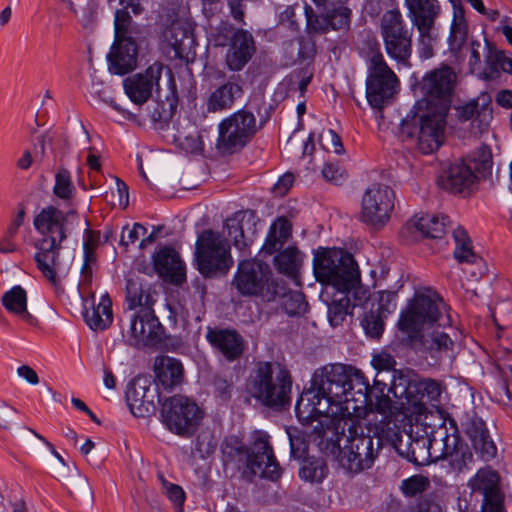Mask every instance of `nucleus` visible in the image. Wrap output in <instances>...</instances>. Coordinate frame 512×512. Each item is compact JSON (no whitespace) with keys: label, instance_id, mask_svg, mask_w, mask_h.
Here are the masks:
<instances>
[{"label":"nucleus","instance_id":"1","mask_svg":"<svg viewBox=\"0 0 512 512\" xmlns=\"http://www.w3.org/2000/svg\"><path fill=\"white\" fill-rule=\"evenodd\" d=\"M422 97L399 124V138L421 153L437 151L446 140L448 124V63L425 73L418 83Z\"/></svg>","mask_w":512,"mask_h":512},{"label":"nucleus","instance_id":"2","mask_svg":"<svg viewBox=\"0 0 512 512\" xmlns=\"http://www.w3.org/2000/svg\"><path fill=\"white\" fill-rule=\"evenodd\" d=\"M442 303L440 295L432 290L416 293L406 310L401 312L398 329L407 335L411 343L418 341L429 351L446 348L448 334L445 326L436 324L441 317L439 307Z\"/></svg>","mask_w":512,"mask_h":512},{"label":"nucleus","instance_id":"3","mask_svg":"<svg viewBox=\"0 0 512 512\" xmlns=\"http://www.w3.org/2000/svg\"><path fill=\"white\" fill-rule=\"evenodd\" d=\"M220 449L224 471H231V476L241 473L242 477L252 479L259 475L272 481L281 476L272 446L263 437L257 438L249 448L242 438L229 435L222 441Z\"/></svg>","mask_w":512,"mask_h":512},{"label":"nucleus","instance_id":"4","mask_svg":"<svg viewBox=\"0 0 512 512\" xmlns=\"http://www.w3.org/2000/svg\"><path fill=\"white\" fill-rule=\"evenodd\" d=\"M247 389L263 406L281 410L291 403L292 378L279 363L258 361L250 373Z\"/></svg>","mask_w":512,"mask_h":512},{"label":"nucleus","instance_id":"5","mask_svg":"<svg viewBox=\"0 0 512 512\" xmlns=\"http://www.w3.org/2000/svg\"><path fill=\"white\" fill-rule=\"evenodd\" d=\"M126 299L130 310L140 307L130 315V343L136 348L155 347L165 338V329L148 306L149 294L136 280L128 279Z\"/></svg>","mask_w":512,"mask_h":512},{"label":"nucleus","instance_id":"6","mask_svg":"<svg viewBox=\"0 0 512 512\" xmlns=\"http://www.w3.org/2000/svg\"><path fill=\"white\" fill-rule=\"evenodd\" d=\"M313 271L318 282L332 285L337 291L349 290L360 282V271L353 255L340 248H317Z\"/></svg>","mask_w":512,"mask_h":512},{"label":"nucleus","instance_id":"7","mask_svg":"<svg viewBox=\"0 0 512 512\" xmlns=\"http://www.w3.org/2000/svg\"><path fill=\"white\" fill-rule=\"evenodd\" d=\"M232 286L242 296L260 297L265 302H272L285 293V282L273 277L268 264L255 259L239 262Z\"/></svg>","mask_w":512,"mask_h":512},{"label":"nucleus","instance_id":"8","mask_svg":"<svg viewBox=\"0 0 512 512\" xmlns=\"http://www.w3.org/2000/svg\"><path fill=\"white\" fill-rule=\"evenodd\" d=\"M469 487V499L466 492L458 497V512H504L505 495L495 470L489 467L479 469L470 479Z\"/></svg>","mask_w":512,"mask_h":512},{"label":"nucleus","instance_id":"9","mask_svg":"<svg viewBox=\"0 0 512 512\" xmlns=\"http://www.w3.org/2000/svg\"><path fill=\"white\" fill-rule=\"evenodd\" d=\"M194 264L204 278L225 276L234 264L228 240L212 229L203 230L195 243Z\"/></svg>","mask_w":512,"mask_h":512},{"label":"nucleus","instance_id":"10","mask_svg":"<svg viewBox=\"0 0 512 512\" xmlns=\"http://www.w3.org/2000/svg\"><path fill=\"white\" fill-rule=\"evenodd\" d=\"M348 435L338 438L335 447L339 449V463L346 470L354 473L369 469L374 464L378 452L382 447L378 438L376 447L371 435L365 434L361 426H350Z\"/></svg>","mask_w":512,"mask_h":512},{"label":"nucleus","instance_id":"11","mask_svg":"<svg viewBox=\"0 0 512 512\" xmlns=\"http://www.w3.org/2000/svg\"><path fill=\"white\" fill-rule=\"evenodd\" d=\"M258 131L253 110L246 105L220 121L216 148L223 155L238 153L251 142Z\"/></svg>","mask_w":512,"mask_h":512},{"label":"nucleus","instance_id":"12","mask_svg":"<svg viewBox=\"0 0 512 512\" xmlns=\"http://www.w3.org/2000/svg\"><path fill=\"white\" fill-rule=\"evenodd\" d=\"M366 61V98L373 108L379 109L396 93L399 80L386 63L377 42L369 45Z\"/></svg>","mask_w":512,"mask_h":512},{"label":"nucleus","instance_id":"13","mask_svg":"<svg viewBox=\"0 0 512 512\" xmlns=\"http://www.w3.org/2000/svg\"><path fill=\"white\" fill-rule=\"evenodd\" d=\"M344 403H338L332 395H324L318 392L314 387L304 390L295 405V412L300 422L310 424L318 420L319 426L314 427V431L321 437L326 438L327 432L324 429V422L320 418L326 419L325 426L329 430L333 417L342 409Z\"/></svg>","mask_w":512,"mask_h":512},{"label":"nucleus","instance_id":"14","mask_svg":"<svg viewBox=\"0 0 512 512\" xmlns=\"http://www.w3.org/2000/svg\"><path fill=\"white\" fill-rule=\"evenodd\" d=\"M380 29L388 56L397 64L410 67L412 28L407 27L400 11H386L381 18Z\"/></svg>","mask_w":512,"mask_h":512},{"label":"nucleus","instance_id":"15","mask_svg":"<svg viewBox=\"0 0 512 512\" xmlns=\"http://www.w3.org/2000/svg\"><path fill=\"white\" fill-rule=\"evenodd\" d=\"M160 415L162 423L179 436L192 435L202 419L198 405L181 395L166 398L161 404Z\"/></svg>","mask_w":512,"mask_h":512},{"label":"nucleus","instance_id":"16","mask_svg":"<svg viewBox=\"0 0 512 512\" xmlns=\"http://www.w3.org/2000/svg\"><path fill=\"white\" fill-rule=\"evenodd\" d=\"M215 42L217 46H229L225 62L234 72L242 70L256 51L253 35L247 30L235 29L228 22H222L217 28Z\"/></svg>","mask_w":512,"mask_h":512},{"label":"nucleus","instance_id":"17","mask_svg":"<svg viewBox=\"0 0 512 512\" xmlns=\"http://www.w3.org/2000/svg\"><path fill=\"white\" fill-rule=\"evenodd\" d=\"M79 223L80 217L76 209L69 208L64 211L52 204L43 207L33 220L35 230L42 235L40 240H48L52 244H62Z\"/></svg>","mask_w":512,"mask_h":512},{"label":"nucleus","instance_id":"18","mask_svg":"<svg viewBox=\"0 0 512 512\" xmlns=\"http://www.w3.org/2000/svg\"><path fill=\"white\" fill-rule=\"evenodd\" d=\"M395 193L387 185L374 183L362 197L360 219L374 229H381L389 221L394 209Z\"/></svg>","mask_w":512,"mask_h":512},{"label":"nucleus","instance_id":"19","mask_svg":"<svg viewBox=\"0 0 512 512\" xmlns=\"http://www.w3.org/2000/svg\"><path fill=\"white\" fill-rule=\"evenodd\" d=\"M450 3L453 6V20L450 25V58L454 56L455 62H461L469 51V66L473 73L475 67L481 63L480 43L473 41L469 47L466 45L468 27L464 18V9L460 5V0H450Z\"/></svg>","mask_w":512,"mask_h":512},{"label":"nucleus","instance_id":"20","mask_svg":"<svg viewBox=\"0 0 512 512\" xmlns=\"http://www.w3.org/2000/svg\"><path fill=\"white\" fill-rule=\"evenodd\" d=\"M351 365L335 363L318 368L312 377L311 386L324 395H332L338 403H347L346 385L350 379Z\"/></svg>","mask_w":512,"mask_h":512},{"label":"nucleus","instance_id":"21","mask_svg":"<svg viewBox=\"0 0 512 512\" xmlns=\"http://www.w3.org/2000/svg\"><path fill=\"white\" fill-rule=\"evenodd\" d=\"M454 241L453 258L469 281H479L485 273V262L473 246L467 230L458 225L452 231Z\"/></svg>","mask_w":512,"mask_h":512},{"label":"nucleus","instance_id":"22","mask_svg":"<svg viewBox=\"0 0 512 512\" xmlns=\"http://www.w3.org/2000/svg\"><path fill=\"white\" fill-rule=\"evenodd\" d=\"M163 64L154 62L144 72L136 73L123 81V87L129 99L138 105L146 103L155 89L158 92Z\"/></svg>","mask_w":512,"mask_h":512},{"label":"nucleus","instance_id":"23","mask_svg":"<svg viewBox=\"0 0 512 512\" xmlns=\"http://www.w3.org/2000/svg\"><path fill=\"white\" fill-rule=\"evenodd\" d=\"M125 397L131 413L144 418L155 411L154 400L159 394L148 378L137 376L128 383Z\"/></svg>","mask_w":512,"mask_h":512},{"label":"nucleus","instance_id":"24","mask_svg":"<svg viewBox=\"0 0 512 512\" xmlns=\"http://www.w3.org/2000/svg\"><path fill=\"white\" fill-rule=\"evenodd\" d=\"M446 216L415 215L409 219L400 231L401 237L409 243L423 238L440 239L446 234Z\"/></svg>","mask_w":512,"mask_h":512},{"label":"nucleus","instance_id":"25","mask_svg":"<svg viewBox=\"0 0 512 512\" xmlns=\"http://www.w3.org/2000/svg\"><path fill=\"white\" fill-rule=\"evenodd\" d=\"M461 428L472 441L474 449L488 461L496 456L497 448L491 440L484 421L473 411L465 413L460 419Z\"/></svg>","mask_w":512,"mask_h":512},{"label":"nucleus","instance_id":"26","mask_svg":"<svg viewBox=\"0 0 512 512\" xmlns=\"http://www.w3.org/2000/svg\"><path fill=\"white\" fill-rule=\"evenodd\" d=\"M138 39H114L107 55L109 70L118 75H124L137 67Z\"/></svg>","mask_w":512,"mask_h":512},{"label":"nucleus","instance_id":"27","mask_svg":"<svg viewBox=\"0 0 512 512\" xmlns=\"http://www.w3.org/2000/svg\"><path fill=\"white\" fill-rule=\"evenodd\" d=\"M206 338L213 348L229 362H233L244 353L245 340L234 329H208Z\"/></svg>","mask_w":512,"mask_h":512},{"label":"nucleus","instance_id":"28","mask_svg":"<svg viewBox=\"0 0 512 512\" xmlns=\"http://www.w3.org/2000/svg\"><path fill=\"white\" fill-rule=\"evenodd\" d=\"M37 252L34 259L37 268L41 271L43 276L53 285L59 284L58 273L60 271L59 255L62 244H52L48 240H38L35 243Z\"/></svg>","mask_w":512,"mask_h":512},{"label":"nucleus","instance_id":"29","mask_svg":"<svg viewBox=\"0 0 512 512\" xmlns=\"http://www.w3.org/2000/svg\"><path fill=\"white\" fill-rule=\"evenodd\" d=\"M153 263L157 273L171 283L181 284L185 280L184 264L174 248L159 249L153 256Z\"/></svg>","mask_w":512,"mask_h":512},{"label":"nucleus","instance_id":"30","mask_svg":"<svg viewBox=\"0 0 512 512\" xmlns=\"http://www.w3.org/2000/svg\"><path fill=\"white\" fill-rule=\"evenodd\" d=\"M378 385H380V382L375 381V386ZM381 385L382 388L379 390L380 395H374L376 388L371 387L363 373L352 366L350 379L346 385L347 403L353 401L355 403H359L361 406H366L373 404V397L376 399L385 398V400H388V398L384 396V388L386 387V384L381 383Z\"/></svg>","mask_w":512,"mask_h":512},{"label":"nucleus","instance_id":"31","mask_svg":"<svg viewBox=\"0 0 512 512\" xmlns=\"http://www.w3.org/2000/svg\"><path fill=\"white\" fill-rule=\"evenodd\" d=\"M476 168L477 162L473 159H462L450 165V193L470 196L477 180Z\"/></svg>","mask_w":512,"mask_h":512},{"label":"nucleus","instance_id":"32","mask_svg":"<svg viewBox=\"0 0 512 512\" xmlns=\"http://www.w3.org/2000/svg\"><path fill=\"white\" fill-rule=\"evenodd\" d=\"M491 98L488 94H481L476 100H470L461 105H454L456 117L461 121H467L476 115L473 123H478L479 132L483 133L489 127L492 120Z\"/></svg>","mask_w":512,"mask_h":512},{"label":"nucleus","instance_id":"33","mask_svg":"<svg viewBox=\"0 0 512 512\" xmlns=\"http://www.w3.org/2000/svg\"><path fill=\"white\" fill-rule=\"evenodd\" d=\"M238 79L239 77L233 76L210 93L206 102L208 112H222L233 107L235 101L243 94V89Z\"/></svg>","mask_w":512,"mask_h":512},{"label":"nucleus","instance_id":"34","mask_svg":"<svg viewBox=\"0 0 512 512\" xmlns=\"http://www.w3.org/2000/svg\"><path fill=\"white\" fill-rule=\"evenodd\" d=\"M313 3L322 9L319 18L322 20L323 28L334 30L343 29L349 26L351 10L345 6L349 0H312Z\"/></svg>","mask_w":512,"mask_h":512},{"label":"nucleus","instance_id":"35","mask_svg":"<svg viewBox=\"0 0 512 512\" xmlns=\"http://www.w3.org/2000/svg\"><path fill=\"white\" fill-rule=\"evenodd\" d=\"M409 15L417 30L434 28L435 20L440 14L437 0H405Z\"/></svg>","mask_w":512,"mask_h":512},{"label":"nucleus","instance_id":"36","mask_svg":"<svg viewBox=\"0 0 512 512\" xmlns=\"http://www.w3.org/2000/svg\"><path fill=\"white\" fill-rule=\"evenodd\" d=\"M256 226L257 220L253 212H250L247 218L244 215L240 221L229 219L225 224L234 246L241 251L246 250L253 243L257 232Z\"/></svg>","mask_w":512,"mask_h":512},{"label":"nucleus","instance_id":"37","mask_svg":"<svg viewBox=\"0 0 512 512\" xmlns=\"http://www.w3.org/2000/svg\"><path fill=\"white\" fill-rule=\"evenodd\" d=\"M155 372L159 383L165 390H172L184 379V368L180 360L162 356L155 360Z\"/></svg>","mask_w":512,"mask_h":512},{"label":"nucleus","instance_id":"38","mask_svg":"<svg viewBox=\"0 0 512 512\" xmlns=\"http://www.w3.org/2000/svg\"><path fill=\"white\" fill-rule=\"evenodd\" d=\"M487 53L485 55V69L479 74L485 81L496 80L500 77L501 71L512 74V54L508 55L497 50L486 41Z\"/></svg>","mask_w":512,"mask_h":512},{"label":"nucleus","instance_id":"39","mask_svg":"<svg viewBox=\"0 0 512 512\" xmlns=\"http://www.w3.org/2000/svg\"><path fill=\"white\" fill-rule=\"evenodd\" d=\"M188 31L180 22H173L163 32V49L170 59H183L187 52Z\"/></svg>","mask_w":512,"mask_h":512},{"label":"nucleus","instance_id":"40","mask_svg":"<svg viewBox=\"0 0 512 512\" xmlns=\"http://www.w3.org/2000/svg\"><path fill=\"white\" fill-rule=\"evenodd\" d=\"M1 303L9 313L30 325L36 324L37 319L27 310V292L22 286L15 285L6 291L1 298Z\"/></svg>","mask_w":512,"mask_h":512},{"label":"nucleus","instance_id":"41","mask_svg":"<svg viewBox=\"0 0 512 512\" xmlns=\"http://www.w3.org/2000/svg\"><path fill=\"white\" fill-rule=\"evenodd\" d=\"M292 225L285 217H279L269 228L265 242L261 247L260 253L272 255L279 251L286 241L290 238Z\"/></svg>","mask_w":512,"mask_h":512},{"label":"nucleus","instance_id":"42","mask_svg":"<svg viewBox=\"0 0 512 512\" xmlns=\"http://www.w3.org/2000/svg\"><path fill=\"white\" fill-rule=\"evenodd\" d=\"M83 317L92 330L103 331L107 329L113 321L112 302L108 294L101 297L97 306L93 304L90 310L85 308Z\"/></svg>","mask_w":512,"mask_h":512},{"label":"nucleus","instance_id":"43","mask_svg":"<svg viewBox=\"0 0 512 512\" xmlns=\"http://www.w3.org/2000/svg\"><path fill=\"white\" fill-rule=\"evenodd\" d=\"M409 446L406 450L402 449V439H399L398 443H394V447L397 453L405 457L409 462L416 465H424L429 460H433V456L430 452L432 447V440L421 439L408 443ZM434 459H438V456H434Z\"/></svg>","mask_w":512,"mask_h":512},{"label":"nucleus","instance_id":"44","mask_svg":"<svg viewBox=\"0 0 512 512\" xmlns=\"http://www.w3.org/2000/svg\"><path fill=\"white\" fill-rule=\"evenodd\" d=\"M450 428L454 430V446L450 451V468L458 472L462 471L466 465L472 461L473 455L468 445L460 439L459 430L456 422L450 417Z\"/></svg>","mask_w":512,"mask_h":512},{"label":"nucleus","instance_id":"45","mask_svg":"<svg viewBox=\"0 0 512 512\" xmlns=\"http://www.w3.org/2000/svg\"><path fill=\"white\" fill-rule=\"evenodd\" d=\"M114 34V39H139V25L133 21L129 11L116 9L114 16Z\"/></svg>","mask_w":512,"mask_h":512},{"label":"nucleus","instance_id":"46","mask_svg":"<svg viewBox=\"0 0 512 512\" xmlns=\"http://www.w3.org/2000/svg\"><path fill=\"white\" fill-rule=\"evenodd\" d=\"M302 262L300 251L296 247H287L274 257L276 269L285 275L295 276Z\"/></svg>","mask_w":512,"mask_h":512},{"label":"nucleus","instance_id":"47","mask_svg":"<svg viewBox=\"0 0 512 512\" xmlns=\"http://www.w3.org/2000/svg\"><path fill=\"white\" fill-rule=\"evenodd\" d=\"M418 392L421 393L422 401L430 402L436 408L439 414V426L443 427L448 420V414L434 404L439 401L441 395L440 385L432 379H425L418 383Z\"/></svg>","mask_w":512,"mask_h":512},{"label":"nucleus","instance_id":"48","mask_svg":"<svg viewBox=\"0 0 512 512\" xmlns=\"http://www.w3.org/2000/svg\"><path fill=\"white\" fill-rule=\"evenodd\" d=\"M303 464L299 470V476L302 480L311 483H321L327 475V465L323 458L303 459Z\"/></svg>","mask_w":512,"mask_h":512},{"label":"nucleus","instance_id":"49","mask_svg":"<svg viewBox=\"0 0 512 512\" xmlns=\"http://www.w3.org/2000/svg\"><path fill=\"white\" fill-rule=\"evenodd\" d=\"M357 304H351V299L347 294L340 293L339 298H335L328 305V320L333 327L343 323L347 315L352 313V309Z\"/></svg>","mask_w":512,"mask_h":512},{"label":"nucleus","instance_id":"50","mask_svg":"<svg viewBox=\"0 0 512 512\" xmlns=\"http://www.w3.org/2000/svg\"><path fill=\"white\" fill-rule=\"evenodd\" d=\"M53 195L65 203L74 198L75 186L73 185L71 174L65 167H59L55 174V183L53 186Z\"/></svg>","mask_w":512,"mask_h":512},{"label":"nucleus","instance_id":"51","mask_svg":"<svg viewBox=\"0 0 512 512\" xmlns=\"http://www.w3.org/2000/svg\"><path fill=\"white\" fill-rule=\"evenodd\" d=\"M278 297L283 298V309L290 316L303 315L308 309V303L305 299V295L299 291H288L286 285L285 293L280 294Z\"/></svg>","mask_w":512,"mask_h":512},{"label":"nucleus","instance_id":"52","mask_svg":"<svg viewBox=\"0 0 512 512\" xmlns=\"http://www.w3.org/2000/svg\"><path fill=\"white\" fill-rule=\"evenodd\" d=\"M290 443V455L293 459L301 460L308 454L309 442L305 432L296 427L286 428Z\"/></svg>","mask_w":512,"mask_h":512},{"label":"nucleus","instance_id":"53","mask_svg":"<svg viewBox=\"0 0 512 512\" xmlns=\"http://www.w3.org/2000/svg\"><path fill=\"white\" fill-rule=\"evenodd\" d=\"M386 315L381 313L380 310H370L365 313L361 320V326L363 327L366 335L371 338H379L384 330V317Z\"/></svg>","mask_w":512,"mask_h":512},{"label":"nucleus","instance_id":"54","mask_svg":"<svg viewBox=\"0 0 512 512\" xmlns=\"http://www.w3.org/2000/svg\"><path fill=\"white\" fill-rule=\"evenodd\" d=\"M418 32L420 34L418 48L419 56L422 59H429L434 55L433 47L438 38L437 33H435V27L418 30Z\"/></svg>","mask_w":512,"mask_h":512},{"label":"nucleus","instance_id":"55","mask_svg":"<svg viewBox=\"0 0 512 512\" xmlns=\"http://www.w3.org/2000/svg\"><path fill=\"white\" fill-rule=\"evenodd\" d=\"M429 486V481L422 475H414L402 481L401 490L406 496H415L424 492Z\"/></svg>","mask_w":512,"mask_h":512},{"label":"nucleus","instance_id":"56","mask_svg":"<svg viewBox=\"0 0 512 512\" xmlns=\"http://www.w3.org/2000/svg\"><path fill=\"white\" fill-rule=\"evenodd\" d=\"M165 307L168 311V322L172 327H176L179 320L182 322L187 321L188 311L181 305L180 302H168L166 303Z\"/></svg>","mask_w":512,"mask_h":512},{"label":"nucleus","instance_id":"57","mask_svg":"<svg viewBox=\"0 0 512 512\" xmlns=\"http://www.w3.org/2000/svg\"><path fill=\"white\" fill-rule=\"evenodd\" d=\"M323 177L336 185H340L346 178L345 171L337 163H326L322 169Z\"/></svg>","mask_w":512,"mask_h":512},{"label":"nucleus","instance_id":"58","mask_svg":"<svg viewBox=\"0 0 512 512\" xmlns=\"http://www.w3.org/2000/svg\"><path fill=\"white\" fill-rule=\"evenodd\" d=\"M146 232L147 229L140 223H135L131 229L125 227L121 235L120 244L128 247L130 244L135 243L141 235H145Z\"/></svg>","mask_w":512,"mask_h":512},{"label":"nucleus","instance_id":"59","mask_svg":"<svg viewBox=\"0 0 512 512\" xmlns=\"http://www.w3.org/2000/svg\"><path fill=\"white\" fill-rule=\"evenodd\" d=\"M177 141H179L180 146L187 152L195 153L200 152L203 149V142L201 140V136L197 133L190 134L184 137H182V135L179 134L177 137Z\"/></svg>","mask_w":512,"mask_h":512},{"label":"nucleus","instance_id":"60","mask_svg":"<svg viewBox=\"0 0 512 512\" xmlns=\"http://www.w3.org/2000/svg\"><path fill=\"white\" fill-rule=\"evenodd\" d=\"M396 292L394 291H381L379 293V307L376 310H380L381 313H390L395 308Z\"/></svg>","mask_w":512,"mask_h":512},{"label":"nucleus","instance_id":"61","mask_svg":"<svg viewBox=\"0 0 512 512\" xmlns=\"http://www.w3.org/2000/svg\"><path fill=\"white\" fill-rule=\"evenodd\" d=\"M298 45V59L306 61L314 57L316 53L315 43L310 38H300Z\"/></svg>","mask_w":512,"mask_h":512},{"label":"nucleus","instance_id":"62","mask_svg":"<svg viewBox=\"0 0 512 512\" xmlns=\"http://www.w3.org/2000/svg\"><path fill=\"white\" fill-rule=\"evenodd\" d=\"M372 363L378 371H393L396 372L394 366L396 365L395 359L389 354H379L373 357Z\"/></svg>","mask_w":512,"mask_h":512},{"label":"nucleus","instance_id":"63","mask_svg":"<svg viewBox=\"0 0 512 512\" xmlns=\"http://www.w3.org/2000/svg\"><path fill=\"white\" fill-rule=\"evenodd\" d=\"M98 16V3L94 0H89L84 8L81 18L84 27L89 26L97 20Z\"/></svg>","mask_w":512,"mask_h":512},{"label":"nucleus","instance_id":"64","mask_svg":"<svg viewBox=\"0 0 512 512\" xmlns=\"http://www.w3.org/2000/svg\"><path fill=\"white\" fill-rule=\"evenodd\" d=\"M215 391L223 400H228L231 397L233 389L232 382H229L223 377H216L214 380Z\"/></svg>","mask_w":512,"mask_h":512}]
</instances>
